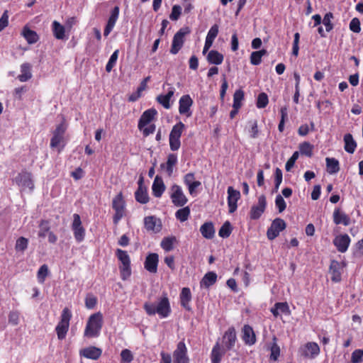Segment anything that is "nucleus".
<instances>
[{"mask_svg": "<svg viewBox=\"0 0 363 363\" xmlns=\"http://www.w3.org/2000/svg\"><path fill=\"white\" fill-rule=\"evenodd\" d=\"M53 35L55 38L62 40L65 37V27L57 21H54L52 24Z\"/></svg>", "mask_w": 363, "mask_h": 363, "instance_id": "ea45409f", "label": "nucleus"}, {"mask_svg": "<svg viewBox=\"0 0 363 363\" xmlns=\"http://www.w3.org/2000/svg\"><path fill=\"white\" fill-rule=\"evenodd\" d=\"M232 230L233 228L230 223L229 221H225L220 227L218 231V235L223 238H227L230 235Z\"/></svg>", "mask_w": 363, "mask_h": 363, "instance_id": "3c124183", "label": "nucleus"}, {"mask_svg": "<svg viewBox=\"0 0 363 363\" xmlns=\"http://www.w3.org/2000/svg\"><path fill=\"white\" fill-rule=\"evenodd\" d=\"M270 356L269 359L271 361H277L280 355V347L277 343V338H273V342L270 346Z\"/></svg>", "mask_w": 363, "mask_h": 363, "instance_id": "49530a36", "label": "nucleus"}, {"mask_svg": "<svg viewBox=\"0 0 363 363\" xmlns=\"http://www.w3.org/2000/svg\"><path fill=\"white\" fill-rule=\"evenodd\" d=\"M185 129L186 126L182 121L173 125L169 135V147L172 151H177L180 148V138Z\"/></svg>", "mask_w": 363, "mask_h": 363, "instance_id": "39448f33", "label": "nucleus"}, {"mask_svg": "<svg viewBox=\"0 0 363 363\" xmlns=\"http://www.w3.org/2000/svg\"><path fill=\"white\" fill-rule=\"evenodd\" d=\"M174 88L171 87L166 94H160L157 96L156 100L164 108L169 109L171 107L170 99L174 96Z\"/></svg>", "mask_w": 363, "mask_h": 363, "instance_id": "2f4dec72", "label": "nucleus"}, {"mask_svg": "<svg viewBox=\"0 0 363 363\" xmlns=\"http://www.w3.org/2000/svg\"><path fill=\"white\" fill-rule=\"evenodd\" d=\"M351 242L350 236L345 233L336 236L333 240V245L336 247L338 252H345Z\"/></svg>", "mask_w": 363, "mask_h": 363, "instance_id": "4be33fe9", "label": "nucleus"}, {"mask_svg": "<svg viewBox=\"0 0 363 363\" xmlns=\"http://www.w3.org/2000/svg\"><path fill=\"white\" fill-rule=\"evenodd\" d=\"M269 103L268 96L267 94L262 92L260 93L257 99L256 106L258 108H265Z\"/></svg>", "mask_w": 363, "mask_h": 363, "instance_id": "4d7b16f0", "label": "nucleus"}, {"mask_svg": "<svg viewBox=\"0 0 363 363\" xmlns=\"http://www.w3.org/2000/svg\"><path fill=\"white\" fill-rule=\"evenodd\" d=\"M333 14L331 12L327 13L322 21L323 23L325 26V30L327 32H330L333 29V24L331 22V20L333 18Z\"/></svg>", "mask_w": 363, "mask_h": 363, "instance_id": "13d9d810", "label": "nucleus"}, {"mask_svg": "<svg viewBox=\"0 0 363 363\" xmlns=\"http://www.w3.org/2000/svg\"><path fill=\"white\" fill-rule=\"evenodd\" d=\"M191 213V210L189 206H185L182 208H179L175 213V216L177 220L180 222H184L188 220Z\"/></svg>", "mask_w": 363, "mask_h": 363, "instance_id": "de8ad7c7", "label": "nucleus"}, {"mask_svg": "<svg viewBox=\"0 0 363 363\" xmlns=\"http://www.w3.org/2000/svg\"><path fill=\"white\" fill-rule=\"evenodd\" d=\"M119 54V50H116L113 54L111 55L106 65V71L107 72H110L113 68L116 66L118 57Z\"/></svg>", "mask_w": 363, "mask_h": 363, "instance_id": "5fc2aeb1", "label": "nucleus"}, {"mask_svg": "<svg viewBox=\"0 0 363 363\" xmlns=\"http://www.w3.org/2000/svg\"><path fill=\"white\" fill-rule=\"evenodd\" d=\"M177 162V157L174 154H169L167 157L166 163H162L160 167L162 169H166V171L169 176H171L173 172V167Z\"/></svg>", "mask_w": 363, "mask_h": 363, "instance_id": "e433bc0d", "label": "nucleus"}, {"mask_svg": "<svg viewBox=\"0 0 363 363\" xmlns=\"http://www.w3.org/2000/svg\"><path fill=\"white\" fill-rule=\"evenodd\" d=\"M16 182L18 185H22L30 189H33L34 187L31 173L28 172H21L19 173L16 177Z\"/></svg>", "mask_w": 363, "mask_h": 363, "instance_id": "bb28decb", "label": "nucleus"}, {"mask_svg": "<svg viewBox=\"0 0 363 363\" xmlns=\"http://www.w3.org/2000/svg\"><path fill=\"white\" fill-rule=\"evenodd\" d=\"M187 349L183 341L178 342L177 349L173 353L174 363H189V359L186 355Z\"/></svg>", "mask_w": 363, "mask_h": 363, "instance_id": "a211bd4d", "label": "nucleus"}, {"mask_svg": "<svg viewBox=\"0 0 363 363\" xmlns=\"http://www.w3.org/2000/svg\"><path fill=\"white\" fill-rule=\"evenodd\" d=\"M157 114V111L155 108H150L145 111L141 115L138 121V129L143 130V128L148 125Z\"/></svg>", "mask_w": 363, "mask_h": 363, "instance_id": "a878e982", "label": "nucleus"}, {"mask_svg": "<svg viewBox=\"0 0 363 363\" xmlns=\"http://www.w3.org/2000/svg\"><path fill=\"white\" fill-rule=\"evenodd\" d=\"M72 317V311L67 307L63 308L60 315V321L55 328L57 338L60 340H62L66 337L67 333L69 330V322Z\"/></svg>", "mask_w": 363, "mask_h": 363, "instance_id": "7ed1b4c3", "label": "nucleus"}, {"mask_svg": "<svg viewBox=\"0 0 363 363\" xmlns=\"http://www.w3.org/2000/svg\"><path fill=\"white\" fill-rule=\"evenodd\" d=\"M97 303V298L93 294H88L85 298V306L88 309H93Z\"/></svg>", "mask_w": 363, "mask_h": 363, "instance_id": "680f3d73", "label": "nucleus"}, {"mask_svg": "<svg viewBox=\"0 0 363 363\" xmlns=\"http://www.w3.org/2000/svg\"><path fill=\"white\" fill-rule=\"evenodd\" d=\"M280 113H281V120L279 121V125H278V130L279 132H283L284 129V123L286 120L288 118V112H287V107L284 106L281 107L280 109Z\"/></svg>", "mask_w": 363, "mask_h": 363, "instance_id": "bf43d9fd", "label": "nucleus"}, {"mask_svg": "<svg viewBox=\"0 0 363 363\" xmlns=\"http://www.w3.org/2000/svg\"><path fill=\"white\" fill-rule=\"evenodd\" d=\"M49 273L47 264H43L38 269L37 273V279L40 284H43Z\"/></svg>", "mask_w": 363, "mask_h": 363, "instance_id": "864d4df0", "label": "nucleus"}, {"mask_svg": "<svg viewBox=\"0 0 363 363\" xmlns=\"http://www.w3.org/2000/svg\"><path fill=\"white\" fill-rule=\"evenodd\" d=\"M28 246V239L25 237L18 238L15 244V250L16 252H23Z\"/></svg>", "mask_w": 363, "mask_h": 363, "instance_id": "8fccbe9b", "label": "nucleus"}, {"mask_svg": "<svg viewBox=\"0 0 363 363\" xmlns=\"http://www.w3.org/2000/svg\"><path fill=\"white\" fill-rule=\"evenodd\" d=\"M227 192L228 211L230 213H233L237 210V202L240 199V192L234 189L233 186H229Z\"/></svg>", "mask_w": 363, "mask_h": 363, "instance_id": "f3484780", "label": "nucleus"}, {"mask_svg": "<svg viewBox=\"0 0 363 363\" xmlns=\"http://www.w3.org/2000/svg\"><path fill=\"white\" fill-rule=\"evenodd\" d=\"M344 267L343 263L339 262L337 260H332L329 267V273L331 274V280L335 283L341 281L342 270Z\"/></svg>", "mask_w": 363, "mask_h": 363, "instance_id": "5701e85b", "label": "nucleus"}, {"mask_svg": "<svg viewBox=\"0 0 363 363\" xmlns=\"http://www.w3.org/2000/svg\"><path fill=\"white\" fill-rule=\"evenodd\" d=\"M20 313L17 311H12L9 314V323L13 325H17L19 323Z\"/></svg>", "mask_w": 363, "mask_h": 363, "instance_id": "69168bd1", "label": "nucleus"}, {"mask_svg": "<svg viewBox=\"0 0 363 363\" xmlns=\"http://www.w3.org/2000/svg\"><path fill=\"white\" fill-rule=\"evenodd\" d=\"M326 170L330 174H334L340 171L339 161L334 157H326Z\"/></svg>", "mask_w": 363, "mask_h": 363, "instance_id": "c9c22d12", "label": "nucleus"}, {"mask_svg": "<svg viewBox=\"0 0 363 363\" xmlns=\"http://www.w3.org/2000/svg\"><path fill=\"white\" fill-rule=\"evenodd\" d=\"M345 150L350 154H352L357 147V143L354 140L352 134L347 133L344 135Z\"/></svg>", "mask_w": 363, "mask_h": 363, "instance_id": "4c0bfd02", "label": "nucleus"}, {"mask_svg": "<svg viewBox=\"0 0 363 363\" xmlns=\"http://www.w3.org/2000/svg\"><path fill=\"white\" fill-rule=\"evenodd\" d=\"M363 362V350L357 349L354 350L351 356L352 363H362Z\"/></svg>", "mask_w": 363, "mask_h": 363, "instance_id": "052dcab7", "label": "nucleus"}, {"mask_svg": "<svg viewBox=\"0 0 363 363\" xmlns=\"http://www.w3.org/2000/svg\"><path fill=\"white\" fill-rule=\"evenodd\" d=\"M116 256L121 264L119 266L121 278L122 280L125 281L131 276L130 256L125 250L121 249H117L116 250Z\"/></svg>", "mask_w": 363, "mask_h": 363, "instance_id": "20e7f679", "label": "nucleus"}, {"mask_svg": "<svg viewBox=\"0 0 363 363\" xmlns=\"http://www.w3.org/2000/svg\"><path fill=\"white\" fill-rule=\"evenodd\" d=\"M244 91L242 89H238L233 94V108H240L242 101L244 99Z\"/></svg>", "mask_w": 363, "mask_h": 363, "instance_id": "09e8293b", "label": "nucleus"}, {"mask_svg": "<svg viewBox=\"0 0 363 363\" xmlns=\"http://www.w3.org/2000/svg\"><path fill=\"white\" fill-rule=\"evenodd\" d=\"M223 353L220 351V347L218 342L213 346L211 353V363H220Z\"/></svg>", "mask_w": 363, "mask_h": 363, "instance_id": "79ce46f5", "label": "nucleus"}, {"mask_svg": "<svg viewBox=\"0 0 363 363\" xmlns=\"http://www.w3.org/2000/svg\"><path fill=\"white\" fill-rule=\"evenodd\" d=\"M39 231L38 235L39 238H45L50 232V221L42 219L39 223Z\"/></svg>", "mask_w": 363, "mask_h": 363, "instance_id": "a18cd8bd", "label": "nucleus"}, {"mask_svg": "<svg viewBox=\"0 0 363 363\" xmlns=\"http://www.w3.org/2000/svg\"><path fill=\"white\" fill-rule=\"evenodd\" d=\"M216 281V273L214 272H208L202 278L200 281V286L201 288L208 289L211 286L213 285Z\"/></svg>", "mask_w": 363, "mask_h": 363, "instance_id": "473e14b6", "label": "nucleus"}, {"mask_svg": "<svg viewBox=\"0 0 363 363\" xmlns=\"http://www.w3.org/2000/svg\"><path fill=\"white\" fill-rule=\"evenodd\" d=\"M267 53V51L265 49L252 52L250 57V63L253 65H259L262 62V57Z\"/></svg>", "mask_w": 363, "mask_h": 363, "instance_id": "c03bdc74", "label": "nucleus"}, {"mask_svg": "<svg viewBox=\"0 0 363 363\" xmlns=\"http://www.w3.org/2000/svg\"><path fill=\"white\" fill-rule=\"evenodd\" d=\"M152 190L155 197L160 198L162 196L165 190V185L161 177L158 175L155 177L152 186Z\"/></svg>", "mask_w": 363, "mask_h": 363, "instance_id": "c756f323", "label": "nucleus"}, {"mask_svg": "<svg viewBox=\"0 0 363 363\" xmlns=\"http://www.w3.org/2000/svg\"><path fill=\"white\" fill-rule=\"evenodd\" d=\"M241 338L245 345L252 346L257 342L255 332L248 324L243 325L241 330Z\"/></svg>", "mask_w": 363, "mask_h": 363, "instance_id": "ddd939ff", "label": "nucleus"}, {"mask_svg": "<svg viewBox=\"0 0 363 363\" xmlns=\"http://www.w3.org/2000/svg\"><path fill=\"white\" fill-rule=\"evenodd\" d=\"M282 171L279 168H276L274 172V186L272 190V193L277 192L280 184L282 182Z\"/></svg>", "mask_w": 363, "mask_h": 363, "instance_id": "6e6d98bb", "label": "nucleus"}, {"mask_svg": "<svg viewBox=\"0 0 363 363\" xmlns=\"http://www.w3.org/2000/svg\"><path fill=\"white\" fill-rule=\"evenodd\" d=\"M190 33V29L188 27L180 28L174 35L170 48V52L176 55L183 47L184 43V37Z\"/></svg>", "mask_w": 363, "mask_h": 363, "instance_id": "6e6552de", "label": "nucleus"}, {"mask_svg": "<svg viewBox=\"0 0 363 363\" xmlns=\"http://www.w3.org/2000/svg\"><path fill=\"white\" fill-rule=\"evenodd\" d=\"M333 222L336 225L342 224L347 226L350 224V218L345 212L342 211L340 208H335L333 215Z\"/></svg>", "mask_w": 363, "mask_h": 363, "instance_id": "c85d7f7f", "label": "nucleus"}, {"mask_svg": "<svg viewBox=\"0 0 363 363\" xmlns=\"http://www.w3.org/2000/svg\"><path fill=\"white\" fill-rule=\"evenodd\" d=\"M301 355L306 358H314L320 353V347L316 342H309L300 348Z\"/></svg>", "mask_w": 363, "mask_h": 363, "instance_id": "6ab92c4d", "label": "nucleus"}, {"mask_svg": "<svg viewBox=\"0 0 363 363\" xmlns=\"http://www.w3.org/2000/svg\"><path fill=\"white\" fill-rule=\"evenodd\" d=\"M144 227L148 232L157 233L162 228V221L155 216H148L144 218Z\"/></svg>", "mask_w": 363, "mask_h": 363, "instance_id": "2eb2a0df", "label": "nucleus"}, {"mask_svg": "<svg viewBox=\"0 0 363 363\" xmlns=\"http://www.w3.org/2000/svg\"><path fill=\"white\" fill-rule=\"evenodd\" d=\"M299 156V152L296 151L293 153L292 156L288 160L286 163L285 168L286 171H290L291 169L294 167L296 161L298 160Z\"/></svg>", "mask_w": 363, "mask_h": 363, "instance_id": "338daca9", "label": "nucleus"}, {"mask_svg": "<svg viewBox=\"0 0 363 363\" xmlns=\"http://www.w3.org/2000/svg\"><path fill=\"white\" fill-rule=\"evenodd\" d=\"M237 342V334L233 326L228 328L223 336V342L227 350H232Z\"/></svg>", "mask_w": 363, "mask_h": 363, "instance_id": "aec40b11", "label": "nucleus"}, {"mask_svg": "<svg viewBox=\"0 0 363 363\" xmlns=\"http://www.w3.org/2000/svg\"><path fill=\"white\" fill-rule=\"evenodd\" d=\"M31 69L32 66L30 63H23L21 65V74L17 77V79L21 82H25L30 79L33 77Z\"/></svg>", "mask_w": 363, "mask_h": 363, "instance_id": "7c9ffc66", "label": "nucleus"}, {"mask_svg": "<svg viewBox=\"0 0 363 363\" xmlns=\"http://www.w3.org/2000/svg\"><path fill=\"white\" fill-rule=\"evenodd\" d=\"M79 354L86 359L97 360L102 354V350L95 346H89L80 350Z\"/></svg>", "mask_w": 363, "mask_h": 363, "instance_id": "b1692460", "label": "nucleus"}, {"mask_svg": "<svg viewBox=\"0 0 363 363\" xmlns=\"http://www.w3.org/2000/svg\"><path fill=\"white\" fill-rule=\"evenodd\" d=\"M267 208V200L264 195L258 197L257 204L253 205L250 211V218L251 220H257L265 211Z\"/></svg>", "mask_w": 363, "mask_h": 363, "instance_id": "f8f14e48", "label": "nucleus"}, {"mask_svg": "<svg viewBox=\"0 0 363 363\" xmlns=\"http://www.w3.org/2000/svg\"><path fill=\"white\" fill-rule=\"evenodd\" d=\"M200 232L206 239H212L215 235V228L213 223H204L200 228Z\"/></svg>", "mask_w": 363, "mask_h": 363, "instance_id": "f704fd0d", "label": "nucleus"}, {"mask_svg": "<svg viewBox=\"0 0 363 363\" xmlns=\"http://www.w3.org/2000/svg\"><path fill=\"white\" fill-rule=\"evenodd\" d=\"M185 129L186 126L182 121L173 125L169 135V147L172 151H177L180 148V138Z\"/></svg>", "mask_w": 363, "mask_h": 363, "instance_id": "423d86ee", "label": "nucleus"}, {"mask_svg": "<svg viewBox=\"0 0 363 363\" xmlns=\"http://www.w3.org/2000/svg\"><path fill=\"white\" fill-rule=\"evenodd\" d=\"M182 13V7L179 5H174L172 9V12L169 15V18L172 21H177Z\"/></svg>", "mask_w": 363, "mask_h": 363, "instance_id": "0e129e2a", "label": "nucleus"}, {"mask_svg": "<svg viewBox=\"0 0 363 363\" xmlns=\"http://www.w3.org/2000/svg\"><path fill=\"white\" fill-rule=\"evenodd\" d=\"M119 16V7L118 6H115L111 12V15L108 19V22L106 23V26L104 28V35L105 36H107L111 31L113 30L117 19L118 18Z\"/></svg>", "mask_w": 363, "mask_h": 363, "instance_id": "cd10ccee", "label": "nucleus"}, {"mask_svg": "<svg viewBox=\"0 0 363 363\" xmlns=\"http://www.w3.org/2000/svg\"><path fill=\"white\" fill-rule=\"evenodd\" d=\"M138 184V187L135 192V199L137 202L142 204H146L149 202L150 198L147 188L144 186V179L143 177H140Z\"/></svg>", "mask_w": 363, "mask_h": 363, "instance_id": "dca6fc26", "label": "nucleus"}, {"mask_svg": "<svg viewBox=\"0 0 363 363\" xmlns=\"http://www.w3.org/2000/svg\"><path fill=\"white\" fill-rule=\"evenodd\" d=\"M143 308L148 315H155L157 313L162 318L168 317L171 313V306L167 294H164L159 298L157 306L152 303L145 302Z\"/></svg>", "mask_w": 363, "mask_h": 363, "instance_id": "f257e3e1", "label": "nucleus"}, {"mask_svg": "<svg viewBox=\"0 0 363 363\" xmlns=\"http://www.w3.org/2000/svg\"><path fill=\"white\" fill-rule=\"evenodd\" d=\"M112 208L115 211L113 221L115 225H117L125 215V202L122 192H120L113 198Z\"/></svg>", "mask_w": 363, "mask_h": 363, "instance_id": "0eeeda50", "label": "nucleus"}, {"mask_svg": "<svg viewBox=\"0 0 363 363\" xmlns=\"http://www.w3.org/2000/svg\"><path fill=\"white\" fill-rule=\"evenodd\" d=\"M224 57L223 54L217 50H211L207 55V60L210 64L218 65L223 61Z\"/></svg>", "mask_w": 363, "mask_h": 363, "instance_id": "58836bf2", "label": "nucleus"}, {"mask_svg": "<svg viewBox=\"0 0 363 363\" xmlns=\"http://www.w3.org/2000/svg\"><path fill=\"white\" fill-rule=\"evenodd\" d=\"M159 256L157 253H150L144 262L145 269L150 273L155 274L157 272Z\"/></svg>", "mask_w": 363, "mask_h": 363, "instance_id": "393cba45", "label": "nucleus"}, {"mask_svg": "<svg viewBox=\"0 0 363 363\" xmlns=\"http://www.w3.org/2000/svg\"><path fill=\"white\" fill-rule=\"evenodd\" d=\"M71 228L73 231L75 240L78 243L82 242L84 240L86 230L82 225L80 216L77 213L73 214V221L71 225Z\"/></svg>", "mask_w": 363, "mask_h": 363, "instance_id": "1a4fd4ad", "label": "nucleus"}, {"mask_svg": "<svg viewBox=\"0 0 363 363\" xmlns=\"http://www.w3.org/2000/svg\"><path fill=\"white\" fill-rule=\"evenodd\" d=\"M170 198L173 204L178 207L184 206L187 202L188 199L184 195L180 186L174 184L172 188Z\"/></svg>", "mask_w": 363, "mask_h": 363, "instance_id": "9b49d317", "label": "nucleus"}, {"mask_svg": "<svg viewBox=\"0 0 363 363\" xmlns=\"http://www.w3.org/2000/svg\"><path fill=\"white\" fill-rule=\"evenodd\" d=\"M103 325V315L101 313L98 312L91 315L86 323L84 330V336L88 337H94L99 335Z\"/></svg>", "mask_w": 363, "mask_h": 363, "instance_id": "f03ea898", "label": "nucleus"}, {"mask_svg": "<svg viewBox=\"0 0 363 363\" xmlns=\"http://www.w3.org/2000/svg\"><path fill=\"white\" fill-rule=\"evenodd\" d=\"M286 227V222L280 218H275L270 227L267 230V237L269 240H274L279 236V233Z\"/></svg>", "mask_w": 363, "mask_h": 363, "instance_id": "9d476101", "label": "nucleus"}, {"mask_svg": "<svg viewBox=\"0 0 363 363\" xmlns=\"http://www.w3.org/2000/svg\"><path fill=\"white\" fill-rule=\"evenodd\" d=\"M191 300V294L190 289L188 287H184L182 289L180 294V303L182 307L185 309L190 311L191 307L189 306V302Z\"/></svg>", "mask_w": 363, "mask_h": 363, "instance_id": "72a5a7b5", "label": "nucleus"}, {"mask_svg": "<svg viewBox=\"0 0 363 363\" xmlns=\"http://www.w3.org/2000/svg\"><path fill=\"white\" fill-rule=\"evenodd\" d=\"M194 104L193 99L189 94L182 96L179 101V112L181 115L186 116L187 118L191 116L192 111L191 108Z\"/></svg>", "mask_w": 363, "mask_h": 363, "instance_id": "4468645a", "label": "nucleus"}, {"mask_svg": "<svg viewBox=\"0 0 363 363\" xmlns=\"http://www.w3.org/2000/svg\"><path fill=\"white\" fill-rule=\"evenodd\" d=\"M22 35L29 44H33L38 40V35L35 31L30 30L28 27H24Z\"/></svg>", "mask_w": 363, "mask_h": 363, "instance_id": "a19ab883", "label": "nucleus"}, {"mask_svg": "<svg viewBox=\"0 0 363 363\" xmlns=\"http://www.w3.org/2000/svg\"><path fill=\"white\" fill-rule=\"evenodd\" d=\"M121 359L125 363H130L133 359V356L130 350L124 349L121 353Z\"/></svg>", "mask_w": 363, "mask_h": 363, "instance_id": "774afa93", "label": "nucleus"}, {"mask_svg": "<svg viewBox=\"0 0 363 363\" xmlns=\"http://www.w3.org/2000/svg\"><path fill=\"white\" fill-rule=\"evenodd\" d=\"M313 146L308 142H303L299 145V150L301 155L311 157L313 155Z\"/></svg>", "mask_w": 363, "mask_h": 363, "instance_id": "603ef678", "label": "nucleus"}, {"mask_svg": "<svg viewBox=\"0 0 363 363\" xmlns=\"http://www.w3.org/2000/svg\"><path fill=\"white\" fill-rule=\"evenodd\" d=\"M177 242L175 236L164 237L161 243V247L166 252H169L174 249V244Z\"/></svg>", "mask_w": 363, "mask_h": 363, "instance_id": "37998d69", "label": "nucleus"}, {"mask_svg": "<svg viewBox=\"0 0 363 363\" xmlns=\"http://www.w3.org/2000/svg\"><path fill=\"white\" fill-rule=\"evenodd\" d=\"M66 130L65 125L61 123L59 124L52 133V137L50 140V147H58L61 143L64 140V135Z\"/></svg>", "mask_w": 363, "mask_h": 363, "instance_id": "412c9836", "label": "nucleus"}, {"mask_svg": "<svg viewBox=\"0 0 363 363\" xmlns=\"http://www.w3.org/2000/svg\"><path fill=\"white\" fill-rule=\"evenodd\" d=\"M275 205L279 213H282L286 209V203L281 195L279 194L276 196Z\"/></svg>", "mask_w": 363, "mask_h": 363, "instance_id": "e2e57ef3", "label": "nucleus"}]
</instances>
